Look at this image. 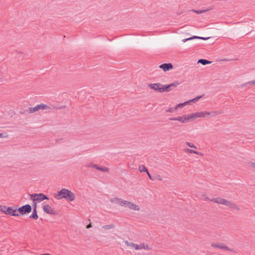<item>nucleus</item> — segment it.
<instances>
[{
	"mask_svg": "<svg viewBox=\"0 0 255 255\" xmlns=\"http://www.w3.org/2000/svg\"><path fill=\"white\" fill-rule=\"evenodd\" d=\"M188 41V40H187V38L183 39L182 40V41H183V42H186V41Z\"/></svg>",
	"mask_w": 255,
	"mask_h": 255,
	"instance_id": "nucleus-44",
	"label": "nucleus"
},
{
	"mask_svg": "<svg viewBox=\"0 0 255 255\" xmlns=\"http://www.w3.org/2000/svg\"><path fill=\"white\" fill-rule=\"evenodd\" d=\"M46 109H50V108L48 106V105L46 104H41L39 105H37V106L34 107H29L28 110H26L23 111V112L21 111L20 113L21 114H24L27 113H33L36 111H38L40 110H46Z\"/></svg>",
	"mask_w": 255,
	"mask_h": 255,
	"instance_id": "nucleus-4",
	"label": "nucleus"
},
{
	"mask_svg": "<svg viewBox=\"0 0 255 255\" xmlns=\"http://www.w3.org/2000/svg\"><path fill=\"white\" fill-rule=\"evenodd\" d=\"M196 39H203V40H207L209 39V37H201L198 36H196Z\"/></svg>",
	"mask_w": 255,
	"mask_h": 255,
	"instance_id": "nucleus-34",
	"label": "nucleus"
},
{
	"mask_svg": "<svg viewBox=\"0 0 255 255\" xmlns=\"http://www.w3.org/2000/svg\"><path fill=\"white\" fill-rule=\"evenodd\" d=\"M254 83H255V80H254Z\"/></svg>",
	"mask_w": 255,
	"mask_h": 255,
	"instance_id": "nucleus-46",
	"label": "nucleus"
},
{
	"mask_svg": "<svg viewBox=\"0 0 255 255\" xmlns=\"http://www.w3.org/2000/svg\"><path fill=\"white\" fill-rule=\"evenodd\" d=\"M250 164L252 167L255 168V162H251Z\"/></svg>",
	"mask_w": 255,
	"mask_h": 255,
	"instance_id": "nucleus-42",
	"label": "nucleus"
},
{
	"mask_svg": "<svg viewBox=\"0 0 255 255\" xmlns=\"http://www.w3.org/2000/svg\"><path fill=\"white\" fill-rule=\"evenodd\" d=\"M31 199L34 201H36L38 202H41L44 200H48L49 198L47 196L43 194V193H39V194H31Z\"/></svg>",
	"mask_w": 255,
	"mask_h": 255,
	"instance_id": "nucleus-6",
	"label": "nucleus"
},
{
	"mask_svg": "<svg viewBox=\"0 0 255 255\" xmlns=\"http://www.w3.org/2000/svg\"><path fill=\"white\" fill-rule=\"evenodd\" d=\"M198 63H201L203 65H206L207 64H210L211 63V61L207 60L206 59H200L198 61Z\"/></svg>",
	"mask_w": 255,
	"mask_h": 255,
	"instance_id": "nucleus-18",
	"label": "nucleus"
},
{
	"mask_svg": "<svg viewBox=\"0 0 255 255\" xmlns=\"http://www.w3.org/2000/svg\"><path fill=\"white\" fill-rule=\"evenodd\" d=\"M186 144L189 147H193L195 149L197 148V147L191 142H187Z\"/></svg>",
	"mask_w": 255,
	"mask_h": 255,
	"instance_id": "nucleus-30",
	"label": "nucleus"
},
{
	"mask_svg": "<svg viewBox=\"0 0 255 255\" xmlns=\"http://www.w3.org/2000/svg\"><path fill=\"white\" fill-rule=\"evenodd\" d=\"M17 211V209H13L12 207H8L7 208L6 210H3V213L6 215L17 217L19 216V214L16 213Z\"/></svg>",
	"mask_w": 255,
	"mask_h": 255,
	"instance_id": "nucleus-9",
	"label": "nucleus"
},
{
	"mask_svg": "<svg viewBox=\"0 0 255 255\" xmlns=\"http://www.w3.org/2000/svg\"><path fill=\"white\" fill-rule=\"evenodd\" d=\"M125 244L128 247H134L135 248V246H136V244H134L132 242H128V241H126Z\"/></svg>",
	"mask_w": 255,
	"mask_h": 255,
	"instance_id": "nucleus-28",
	"label": "nucleus"
},
{
	"mask_svg": "<svg viewBox=\"0 0 255 255\" xmlns=\"http://www.w3.org/2000/svg\"><path fill=\"white\" fill-rule=\"evenodd\" d=\"M29 218L34 220H37L38 218V216L36 210H33L32 214L30 216Z\"/></svg>",
	"mask_w": 255,
	"mask_h": 255,
	"instance_id": "nucleus-17",
	"label": "nucleus"
},
{
	"mask_svg": "<svg viewBox=\"0 0 255 255\" xmlns=\"http://www.w3.org/2000/svg\"><path fill=\"white\" fill-rule=\"evenodd\" d=\"M211 246L215 248H219L222 250L227 249V246L222 243H215L211 244Z\"/></svg>",
	"mask_w": 255,
	"mask_h": 255,
	"instance_id": "nucleus-13",
	"label": "nucleus"
},
{
	"mask_svg": "<svg viewBox=\"0 0 255 255\" xmlns=\"http://www.w3.org/2000/svg\"><path fill=\"white\" fill-rule=\"evenodd\" d=\"M159 68L166 72L172 70L173 68V66L171 63H164L160 65Z\"/></svg>",
	"mask_w": 255,
	"mask_h": 255,
	"instance_id": "nucleus-11",
	"label": "nucleus"
},
{
	"mask_svg": "<svg viewBox=\"0 0 255 255\" xmlns=\"http://www.w3.org/2000/svg\"><path fill=\"white\" fill-rule=\"evenodd\" d=\"M0 211H1V208H0Z\"/></svg>",
	"mask_w": 255,
	"mask_h": 255,
	"instance_id": "nucleus-45",
	"label": "nucleus"
},
{
	"mask_svg": "<svg viewBox=\"0 0 255 255\" xmlns=\"http://www.w3.org/2000/svg\"><path fill=\"white\" fill-rule=\"evenodd\" d=\"M210 9H205L203 10H195L192 9L191 11H193L197 14H201L205 12L208 11Z\"/></svg>",
	"mask_w": 255,
	"mask_h": 255,
	"instance_id": "nucleus-19",
	"label": "nucleus"
},
{
	"mask_svg": "<svg viewBox=\"0 0 255 255\" xmlns=\"http://www.w3.org/2000/svg\"><path fill=\"white\" fill-rule=\"evenodd\" d=\"M110 201L115 204H119L122 206L128 207L129 209L132 210L139 211L140 210V208L138 205L134 204L131 202L124 200L118 197L112 198L110 199Z\"/></svg>",
	"mask_w": 255,
	"mask_h": 255,
	"instance_id": "nucleus-1",
	"label": "nucleus"
},
{
	"mask_svg": "<svg viewBox=\"0 0 255 255\" xmlns=\"http://www.w3.org/2000/svg\"><path fill=\"white\" fill-rule=\"evenodd\" d=\"M115 226L114 224H110V225H105L102 227V228L105 230H108V229H111L113 228H114Z\"/></svg>",
	"mask_w": 255,
	"mask_h": 255,
	"instance_id": "nucleus-21",
	"label": "nucleus"
},
{
	"mask_svg": "<svg viewBox=\"0 0 255 255\" xmlns=\"http://www.w3.org/2000/svg\"><path fill=\"white\" fill-rule=\"evenodd\" d=\"M138 169H139V171L140 172H145L147 173V172H148V169H147V168L145 166H144L143 165H140L139 166Z\"/></svg>",
	"mask_w": 255,
	"mask_h": 255,
	"instance_id": "nucleus-20",
	"label": "nucleus"
},
{
	"mask_svg": "<svg viewBox=\"0 0 255 255\" xmlns=\"http://www.w3.org/2000/svg\"><path fill=\"white\" fill-rule=\"evenodd\" d=\"M179 84H180L179 82H178V81H175L169 85H170V88H172V87L175 88V87H177Z\"/></svg>",
	"mask_w": 255,
	"mask_h": 255,
	"instance_id": "nucleus-26",
	"label": "nucleus"
},
{
	"mask_svg": "<svg viewBox=\"0 0 255 255\" xmlns=\"http://www.w3.org/2000/svg\"><path fill=\"white\" fill-rule=\"evenodd\" d=\"M170 88V85L169 84L162 85V86H161V90H160V92L162 93L165 92H169L171 89Z\"/></svg>",
	"mask_w": 255,
	"mask_h": 255,
	"instance_id": "nucleus-15",
	"label": "nucleus"
},
{
	"mask_svg": "<svg viewBox=\"0 0 255 255\" xmlns=\"http://www.w3.org/2000/svg\"><path fill=\"white\" fill-rule=\"evenodd\" d=\"M97 169L100 171H101L102 172H108L109 171V168L107 167H100L99 166L98 168H97Z\"/></svg>",
	"mask_w": 255,
	"mask_h": 255,
	"instance_id": "nucleus-24",
	"label": "nucleus"
},
{
	"mask_svg": "<svg viewBox=\"0 0 255 255\" xmlns=\"http://www.w3.org/2000/svg\"><path fill=\"white\" fill-rule=\"evenodd\" d=\"M170 121H179L182 123H186L189 122V119H188L187 115H185L182 117L170 118L169 119Z\"/></svg>",
	"mask_w": 255,
	"mask_h": 255,
	"instance_id": "nucleus-10",
	"label": "nucleus"
},
{
	"mask_svg": "<svg viewBox=\"0 0 255 255\" xmlns=\"http://www.w3.org/2000/svg\"><path fill=\"white\" fill-rule=\"evenodd\" d=\"M224 250L229 251H230V252H233V253H236V252L235 251V250L234 249L229 248L228 247H227V249H224Z\"/></svg>",
	"mask_w": 255,
	"mask_h": 255,
	"instance_id": "nucleus-35",
	"label": "nucleus"
},
{
	"mask_svg": "<svg viewBox=\"0 0 255 255\" xmlns=\"http://www.w3.org/2000/svg\"><path fill=\"white\" fill-rule=\"evenodd\" d=\"M43 211L47 214L52 215H55L58 214L55 209L52 208L48 205H45L43 206Z\"/></svg>",
	"mask_w": 255,
	"mask_h": 255,
	"instance_id": "nucleus-8",
	"label": "nucleus"
},
{
	"mask_svg": "<svg viewBox=\"0 0 255 255\" xmlns=\"http://www.w3.org/2000/svg\"><path fill=\"white\" fill-rule=\"evenodd\" d=\"M210 200L211 201L216 203L226 205L231 208L235 209L238 211L240 210V208L237 205H236L235 203L231 202H230L226 199H223V198H221L220 197L214 198L210 199Z\"/></svg>",
	"mask_w": 255,
	"mask_h": 255,
	"instance_id": "nucleus-3",
	"label": "nucleus"
},
{
	"mask_svg": "<svg viewBox=\"0 0 255 255\" xmlns=\"http://www.w3.org/2000/svg\"><path fill=\"white\" fill-rule=\"evenodd\" d=\"M155 179H157V180H162V177L159 175H156L155 176H154V180Z\"/></svg>",
	"mask_w": 255,
	"mask_h": 255,
	"instance_id": "nucleus-31",
	"label": "nucleus"
},
{
	"mask_svg": "<svg viewBox=\"0 0 255 255\" xmlns=\"http://www.w3.org/2000/svg\"><path fill=\"white\" fill-rule=\"evenodd\" d=\"M33 201V210H36L37 202L36 201L32 200Z\"/></svg>",
	"mask_w": 255,
	"mask_h": 255,
	"instance_id": "nucleus-32",
	"label": "nucleus"
},
{
	"mask_svg": "<svg viewBox=\"0 0 255 255\" xmlns=\"http://www.w3.org/2000/svg\"><path fill=\"white\" fill-rule=\"evenodd\" d=\"M250 164L252 167L255 168V162H251Z\"/></svg>",
	"mask_w": 255,
	"mask_h": 255,
	"instance_id": "nucleus-40",
	"label": "nucleus"
},
{
	"mask_svg": "<svg viewBox=\"0 0 255 255\" xmlns=\"http://www.w3.org/2000/svg\"><path fill=\"white\" fill-rule=\"evenodd\" d=\"M189 103L188 101H186V102H185L184 103H180V104H177L176 105V107H177V108H182L184 106L186 105L187 104H188Z\"/></svg>",
	"mask_w": 255,
	"mask_h": 255,
	"instance_id": "nucleus-27",
	"label": "nucleus"
},
{
	"mask_svg": "<svg viewBox=\"0 0 255 255\" xmlns=\"http://www.w3.org/2000/svg\"><path fill=\"white\" fill-rule=\"evenodd\" d=\"M91 227H92V225L91 224H90L87 226V228L89 229V228H91Z\"/></svg>",
	"mask_w": 255,
	"mask_h": 255,
	"instance_id": "nucleus-43",
	"label": "nucleus"
},
{
	"mask_svg": "<svg viewBox=\"0 0 255 255\" xmlns=\"http://www.w3.org/2000/svg\"><path fill=\"white\" fill-rule=\"evenodd\" d=\"M55 198L57 200H60L63 198L69 201H73L75 199V195L74 193L70 190L63 188L58 191L57 194L55 195Z\"/></svg>",
	"mask_w": 255,
	"mask_h": 255,
	"instance_id": "nucleus-2",
	"label": "nucleus"
},
{
	"mask_svg": "<svg viewBox=\"0 0 255 255\" xmlns=\"http://www.w3.org/2000/svg\"><path fill=\"white\" fill-rule=\"evenodd\" d=\"M147 174L149 178L150 179V180H151L152 181L154 180V177L153 178L152 176H151V175L150 174L149 172H147Z\"/></svg>",
	"mask_w": 255,
	"mask_h": 255,
	"instance_id": "nucleus-38",
	"label": "nucleus"
},
{
	"mask_svg": "<svg viewBox=\"0 0 255 255\" xmlns=\"http://www.w3.org/2000/svg\"><path fill=\"white\" fill-rule=\"evenodd\" d=\"M7 207L5 206L0 205V208H1V212L3 213V210H5L7 209Z\"/></svg>",
	"mask_w": 255,
	"mask_h": 255,
	"instance_id": "nucleus-37",
	"label": "nucleus"
},
{
	"mask_svg": "<svg viewBox=\"0 0 255 255\" xmlns=\"http://www.w3.org/2000/svg\"><path fill=\"white\" fill-rule=\"evenodd\" d=\"M187 115L188 119H189V121L190 120H194L197 118H198L197 113H192L191 114Z\"/></svg>",
	"mask_w": 255,
	"mask_h": 255,
	"instance_id": "nucleus-16",
	"label": "nucleus"
},
{
	"mask_svg": "<svg viewBox=\"0 0 255 255\" xmlns=\"http://www.w3.org/2000/svg\"><path fill=\"white\" fill-rule=\"evenodd\" d=\"M196 37H196V36H193L190 37L189 38H187V39L188 41H189V40H193L194 39H196Z\"/></svg>",
	"mask_w": 255,
	"mask_h": 255,
	"instance_id": "nucleus-39",
	"label": "nucleus"
},
{
	"mask_svg": "<svg viewBox=\"0 0 255 255\" xmlns=\"http://www.w3.org/2000/svg\"><path fill=\"white\" fill-rule=\"evenodd\" d=\"M222 112L220 111H216L215 112H197L198 118H205L208 116L211 115L213 117H215L217 115L221 114Z\"/></svg>",
	"mask_w": 255,
	"mask_h": 255,
	"instance_id": "nucleus-7",
	"label": "nucleus"
},
{
	"mask_svg": "<svg viewBox=\"0 0 255 255\" xmlns=\"http://www.w3.org/2000/svg\"><path fill=\"white\" fill-rule=\"evenodd\" d=\"M250 164L252 167L255 168V162H251Z\"/></svg>",
	"mask_w": 255,
	"mask_h": 255,
	"instance_id": "nucleus-41",
	"label": "nucleus"
},
{
	"mask_svg": "<svg viewBox=\"0 0 255 255\" xmlns=\"http://www.w3.org/2000/svg\"><path fill=\"white\" fill-rule=\"evenodd\" d=\"M177 108L176 106L175 107L169 108L168 110H166V112L169 113H173L177 110Z\"/></svg>",
	"mask_w": 255,
	"mask_h": 255,
	"instance_id": "nucleus-25",
	"label": "nucleus"
},
{
	"mask_svg": "<svg viewBox=\"0 0 255 255\" xmlns=\"http://www.w3.org/2000/svg\"><path fill=\"white\" fill-rule=\"evenodd\" d=\"M186 151L189 153H195V154H196L197 155H202L203 154L201 152H199L198 151H195V150H192V149H186Z\"/></svg>",
	"mask_w": 255,
	"mask_h": 255,
	"instance_id": "nucleus-22",
	"label": "nucleus"
},
{
	"mask_svg": "<svg viewBox=\"0 0 255 255\" xmlns=\"http://www.w3.org/2000/svg\"><path fill=\"white\" fill-rule=\"evenodd\" d=\"M248 84H250V85L255 84V83H254V80L245 83L243 86H245V85H247Z\"/></svg>",
	"mask_w": 255,
	"mask_h": 255,
	"instance_id": "nucleus-36",
	"label": "nucleus"
},
{
	"mask_svg": "<svg viewBox=\"0 0 255 255\" xmlns=\"http://www.w3.org/2000/svg\"><path fill=\"white\" fill-rule=\"evenodd\" d=\"M8 136V135L6 133H0V137L1 138H5Z\"/></svg>",
	"mask_w": 255,
	"mask_h": 255,
	"instance_id": "nucleus-33",
	"label": "nucleus"
},
{
	"mask_svg": "<svg viewBox=\"0 0 255 255\" xmlns=\"http://www.w3.org/2000/svg\"><path fill=\"white\" fill-rule=\"evenodd\" d=\"M32 208L31 206L29 204H26L19 207L17 209L18 213L20 215H24L27 214L31 212Z\"/></svg>",
	"mask_w": 255,
	"mask_h": 255,
	"instance_id": "nucleus-5",
	"label": "nucleus"
},
{
	"mask_svg": "<svg viewBox=\"0 0 255 255\" xmlns=\"http://www.w3.org/2000/svg\"><path fill=\"white\" fill-rule=\"evenodd\" d=\"M135 249L136 250L144 249L146 250H148L150 249L149 247L147 245H145L144 244H141L140 245H136L135 246Z\"/></svg>",
	"mask_w": 255,
	"mask_h": 255,
	"instance_id": "nucleus-14",
	"label": "nucleus"
},
{
	"mask_svg": "<svg viewBox=\"0 0 255 255\" xmlns=\"http://www.w3.org/2000/svg\"><path fill=\"white\" fill-rule=\"evenodd\" d=\"M148 86L152 89L158 91L160 92V90H161V86H162V85L160 83H154V84H150L148 85Z\"/></svg>",
	"mask_w": 255,
	"mask_h": 255,
	"instance_id": "nucleus-12",
	"label": "nucleus"
},
{
	"mask_svg": "<svg viewBox=\"0 0 255 255\" xmlns=\"http://www.w3.org/2000/svg\"><path fill=\"white\" fill-rule=\"evenodd\" d=\"M87 166L96 168L97 169V168H98L99 166H98L97 164H93V163H90L87 165Z\"/></svg>",
	"mask_w": 255,
	"mask_h": 255,
	"instance_id": "nucleus-29",
	"label": "nucleus"
},
{
	"mask_svg": "<svg viewBox=\"0 0 255 255\" xmlns=\"http://www.w3.org/2000/svg\"><path fill=\"white\" fill-rule=\"evenodd\" d=\"M202 97H203V95H200V96H197L196 98H194V99H193L192 100H189L188 102H189V103H190L191 102H195L198 101Z\"/></svg>",
	"mask_w": 255,
	"mask_h": 255,
	"instance_id": "nucleus-23",
	"label": "nucleus"
}]
</instances>
